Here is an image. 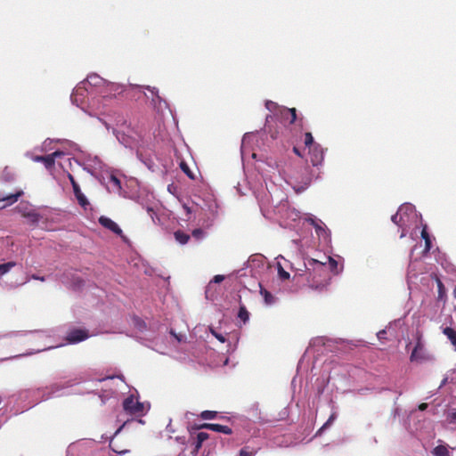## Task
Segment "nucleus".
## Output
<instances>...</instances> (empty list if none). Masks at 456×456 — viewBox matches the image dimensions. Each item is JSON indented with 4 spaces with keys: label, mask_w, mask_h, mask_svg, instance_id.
I'll list each match as a JSON object with an SVG mask.
<instances>
[{
    "label": "nucleus",
    "mask_w": 456,
    "mask_h": 456,
    "mask_svg": "<svg viewBox=\"0 0 456 456\" xmlns=\"http://www.w3.org/2000/svg\"><path fill=\"white\" fill-rule=\"evenodd\" d=\"M327 262L319 261L314 258H306L304 262L305 273H300L303 270L297 269V273L294 279L298 277H305L307 285L315 289H322L324 288L330 279V273L327 267Z\"/></svg>",
    "instance_id": "obj_1"
},
{
    "label": "nucleus",
    "mask_w": 456,
    "mask_h": 456,
    "mask_svg": "<svg viewBox=\"0 0 456 456\" xmlns=\"http://www.w3.org/2000/svg\"><path fill=\"white\" fill-rule=\"evenodd\" d=\"M431 355L427 352L424 343L422 341L421 335L417 333V341L416 345L411 354L410 360L411 362H425L431 360Z\"/></svg>",
    "instance_id": "obj_2"
},
{
    "label": "nucleus",
    "mask_w": 456,
    "mask_h": 456,
    "mask_svg": "<svg viewBox=\"0 0 456 456\" xmlns=\"http://www.w3.org/2000/svg\"><path fill=\"white\" fill-rule=\"evenodd\" d=\"M278 115L281 118V123L283 125V126H286L287 124L292 125L296 121L301 123L303 120L302 118L297 119V110L295 108L281 107L280 108Z\"/></svg>",
    "instance_id": "obj_3"
},
{
    "label": "nucleus",
    "mask_w": 456,
    "mask_h": 456,
    "mask_svg": "<svg viewBox=\"0 0 456 456\" xmlns=\"http://www.w3.org/2000/svg\"><path fill=\"white\" fill-rule=\"evenodd\" d=\"M124 410L130 414H139L143 411V405L134 396H128L123 402Z\"/></svg>",
    "instance_id": "obj_4"
},
{
    "label": "nucleus",
    "mask_w": 456,
    "mask_h": 456,
    "mask_svg": "<svg viewBox=\"0 0 456 456\" xmlns=\"http://www.w3.org/2000/svg\"><path fill=\"white\" fill-rule=\"evenodd\" d=\"M63 155V151H56L45 156H36L33 159L36 162H42L47 169H51L54 166L55 159Z\"/></svg>",
    "instance_id": "obj_5"
},
{
    "label": "nucleus",
    "mask_w": 456,
    "mask_h": 456,
    "mask_svg": "<svg viewBox=\"0 0 456 456\" xmlns=\"http://www.w3.org/2000/svg\"><path fill=\"white\" fill-rule=\"evenodd\" d=\"M89 337L87 330L82 329H73L67 334L66 340L69 344H76L86 340Z\"/></svg>",
    "instance_id": "obj_6"
},
{
    "label": "nucleus",
    "mask_w": 456,
    "mask_h": 456,
    "mask_svg": "<svg viewBox=\"0 0 456 456\" xmlns=\"http://www.w3.org/2000/svg\"><path fill=\"white\" fill-rule=\"evenodd\" d=\"M102 82V78L101 77H99L98 75H96V74H93V75L88 76L87 78L86 79V81L81 83L82 86H78L77 87H76V89L74 90V94H73L72 97L73 96H77V95H82L83 96L84 95V92L86 90V87H85L86 84L98 86Z\"/></svg>",
    "instance_id": "obj_7"
},
{
    "label": "nucleus",
    "mask_w": 456,
    "mask_h": 456,
    "mask_svg": "<svg viewBox=\"0 0 456 456\" xmlns=\"http://www.w3.org/2000/svg\"><path fill=\"white\" fill-rule=\"evenodd\" d=\"M99 223L102 226H103L104 228L111 231L112 232H114L115 234L120 236V237H123V232L122 230L120 229V227L113 221L111 220L110 218L107 217V216H102L100 218H99Z\"/></svg>",
    "instance_id": "obj_8"
},
{
    "label": "nucleus",
    "mask_w": 456,
    "mask_h": 456,
    "mask_svg": "<svg viewBox=\"0 0 456 456\" xmlns=\"http://www.w3.org/2000/svg\"><path fill=\"white\" fill-rule=\"evenodd\" d=\"M310 161L313 166L317 167L323 161V151L320 145H314L309 149Z\"/></svg>",
    "instance_id": "obj_9"
},
{
    "label": "nucleus",
    "mask_w": 456,
    "mask_h": 456,
    "mask_svg": "<svg viewBox=\"0 0 456 456\" xmlns=\"http://www.w3.org/2000/svg\"><path fill=\"white\" fill-rule=\"evenodd\" d=\"M408 210L411 211L412 207L411 205H403L399 208L398 211L392 216L391 220L394 224L398 226H403L404 224V220L403 218V213H406Z\"/></svg>",
    "instance_id": "obj_10"
},
{
    "label": "nucleus",
    "mask_w": 456,
    "mask_h": 456,
    "mask_svg": "<svg viewBox=\"0 0 456 456\" xmlns=\"http://www.w3.org/2000/svg\"><path fill=\"white\" fill-rule=\"evenodd\" d=\"M197 428H207L215 432L224 433L230 435L232 433V428L227 426H224L221 424H213V423H204L199 426Z\"/></svg>",
    "instance_id": "obj_11"
},
{
    "label": "nucleus",
    "mask_w": 456,
    "mask_h": 456,
    "mask_svg": "<svg viewBox=\"0 0 456 456\" xmlns=\"http://www.w3.org/2000/svg\"><path fill=\"white\" fill-rule=\"evenodd\" d=\"M23 194L22 191H19L15 193H11L0 199V209L4 208L7 206H11Z\"/></svg>",
    "instance_id": "obj_12"
},
{
    "label": "nucleus",
    "mask_w": 456,
    "mask_h": 456,
    "mask_svg": "<svg viewBox=\"0 0 456 456\" xmlns=\"http://www.w3.org/2000/svg\"><path fill=\"white\" fill-rule=\"evenodd\" d=\"M208 438V434L206 432H200L197 434L196 439L193 442L194 449L192 453H197L202 445V443Z\"/></svg>",
    "instance_id": "obj_13"
},
{
    "label": "nucleus",
    "mask_w": 456,
    "mask_h": 456,
    "mask_svg": "<svg viewBox=\"0 0 456 456\" xmlns=\"http://www.w3.org/2000/svg\"><path fill=\"white\" fill-rule=\"evenodd\" d=\"M284 127L280 125H276L274 126H268V133L272 139L276 140L280 138V136L283 134Z\"/></svg>",
    "instance_id": "obj_14"
},
{
    "label": "nucleus",
    "mask_w": 456,
    "mask_h": 456,
    "mask_svg": "<svg viewBox=\"0 0 456 456\" xmlns=\"http://www.w3.org/2000/svg\"><path fill=\"white\" fill-rule=\"evenodd\" d=\"M74 194L79 203L80 206L83 208H86L89 202L86 199V197L82 193L79 186H75V189H73Z\"/></svg>",
    "instance_id": "obj_15"
},
{
    "label": "nucleus",
    "mask_w": 456,
    "mask_h": 456,
    "mask_svg": "<svg viewBox=\"0 0 456 456\" xmlns=\"http://www.w3.org/2000/svg\"><path fill=\"white\" fill-rule=\"evenodd\" d=\"M174 236L175 240L182 245L186 244L190 240V235L180 230L175 232Z\"/></svg>",
    "instance_id": "obj_16"
},
{
    "label": "nucleus",
    "mask_w": 456,
    "mask_h": 456,
    "mask_svg": "<svg viewBox=\"0 0 456 456\" xmlns=\"http://www.w3.org/2000/svg\"><path fill=\"white\" fill-rule=\"evenodd\" d=\"M432 453L434 456H450V452L446 446L444 445H437L436 446Z\"/></svg>",
    "instance_id": "obj_17"
},
{
    "label": "nucleus",
    "mask_w": 456,
    "mask_h": 456,
    "mask_svg": "<svg viewBox=\"0 0 456 456\" xmlns=\"http://www.w3.org/2000/svg\"><path fill=\"white\" fill-rule=\"evenodd\" d=\"M444 334L450 339L453 346H456V331L452 328H444Z\"/></svg>",
    "instance_id": "obj_18"
},
{
    "label": "nucleus",
    "mask_w": 456,
    "mask_h": 456,
    "mask_svg": "<svg viewBox=\"0 0 456 456\" xmlns=\"http://www.w3.org/2000/svg\"><path fill=\"white\" fill-rule=\"evenodd\" d=\"M23 216L28 218L29 223L31 224H37L39 219H40V215L37 214V212L35 211H32V212H28V213H24L23 214Z\"/></svg>",
    "instance_id": "obj_19"
},
{
    "label": "nucleus",
    "mask_w": 456,
    "mask_h": 456,
    "mask_svg": "<svg viewBox=\"0 0 456 456\" xmlns=\"http://www.w3.org/2000/svg\"><path fill=\"white\" fill-rule=\"evenodd\" d=\"M15 265H16V263L13 261H10V262L0 265V276L7 273Z\"/></svg>",
    "instance_id": "obj_20"
},
{
    "label": "nucleus",
    "mask_w": 456,
    "mask_h": 456,
    "mask_svg": "<svg viewBox=\"0 0 456 456\" xmlns=\"http://www.w3.org/2000/svg\"><path fill=\"white\" fill-rule=\"evenodd\" d=\"M148 91H150L155 97L152 99V102H154V104H156L157 102H159L160 104V102H162V99L161 97L159 95V90L156 88V87H151L150 86H146L145 87Z\"/></svg>",
    "instance_id": "obj_21"
},
{
    "label": "nucleus",
    "mask_w": 456,
    "mask_h": 456,
    "mask_svg": "<svg viewBox=\"0 0 456 456\" xmlns=\"http://www.w3.org/2000/svg\"><path fill=\"white\" fill-rule=\"evenodd\" d=\"M309 222L311 223V224L314 225V227L315 228V231H316V233L320 236L321 234H322L323 232H325L324 229L322 227L321 224H322V221H316L315 219L314 218H310L309 219Z\"/></svg>",
    "instance_id": "obj_22"
},
{
    "label": "nucleus",
    "mask_w": 456,
    "mask_h": 456,
    "mask_svg": "<svg viewBox=\"0 0 456 456\" xmlns=\"http://www.w3.org/2000/svg\"><path fill=\"white\" fill-rule=\"evenodd\" d=\"M238 317L243 322H246L248 318H249V314L248 312V310L246 309V307L244 305H240V310H239V313H238Z\"/></svg>",
    "instance_id": "obj_23"
},
{
    "label": "nucleus",
    "mask_w": 456,
    "mask_h": 456,
    "mask_svg": "<svg viewBox=\"0 0 456 456\" xmlns=\"http://www.w3.org/2000/svg\"><path fill=\"white\" fill-rule=\"evenodd\" d=\"M180 167L188 175L189 178H191L192 180L195 179L194 174L191 171L190 167L184 161L181 162Z\"/></svg>",
    "instance_id": "obj_24"
},
{
    "label": "nucleus",
    "mask_w": 456,
    "mask_h": 456,
    "mask_svg": "<svg viewBox=\"0 0 456 456\" xmlns=\"http://www.w3.org/2000/svg\"><path fill=\"white\" fill-rule=\"evenodd\" d=\"M260 292L263 295L266 304H272L273 302V297L269 291L261 288Z\"/></svg>",
    "instance_id": "obj_25"
},
{
    "label": "nucleus",
    "mask_w": 456,
    "mask_h": 456,
    "mask_svg": "<svg viewBox=\"0 0 456 456\" xmlns=\"http://www.w3.org/2000/svg\"><path fill=\"white\" fill-rule=\"evenodd\" d=\"M216 415H217V412L213 411H203L200 413V417L203 419H215L216 417Z\"/></svg>",
    "instance_id": "obj_26"
},
{
    "label": "nucleus",
    "mask_w": 456,
    "mask_h": 456,
    "mask_svg": "<svg viewBox=\"0 0 456 456\" xmlns=\"http://www.w3.org/2000/svg\"><path fill=\"white\" fill-rule=\"evenodd\" d=\"M305 144L306 147L312 148L314 144V137L310 132L305 134Z\"/></svg>",
    "instance_id": "obj_27"
},
{
    "label": "nucleus",
    "mask_w": 456,
    "mask_h": 456,
    "mask_svg": "<svg viewBox=\"0 0 456 456\" xmlns=\"http://www.w3.org/2000/svg\"><path fill=\"white\" fill-rule=\"evenodd\" d=\"M265 107L270 110V111H275V110H278V112L280 111V106H278V104L276 102H273L272 101H267L266 103H265Z\"/></svg>",
    "instance_id": "obj_28"
},
{
    "label": "nucleus",
    "mask_w": 456,
    "mask_h": 456,
    "mask_svg": "<svg viewBox=\"0 0 456 456\" xmlns=\"http://www.w3.org/2000/svg\"><path fill=\"white\" fill-rule=\"evenodd\" d=\"M110 182L118 189H121V182L120 180L116 176L111 175L110 177Z\"/></svg>",
    "instance_id": "obj_29"
},
{
    "label": "nucleus",
    "mask_w": 456,
    "mask_h": 456,
    "mask_svg": "<svg viewBox=\"0 0 456 456\" xmlns=\"http://www.w3.org/2000/svg\"><path fill=\"white\" fill-rule=\"evenodd\" d=\"M278 274L281 280H288L289 278V273L287 271H285L281 265H279L278 268Z\"/></svg>",
    "instance_id": "obj_30"
},
{
    "label": "nucleus",
    "mask_w": 456,
    "mask_h": 456,
    "mask_svg": "<svg viewBox=\"0 0 456 456\" xmlns=\"http://www.w3.org/2000/svg\"><path fill=\"white\" fill-rule=\"evenodd\" d=\"M326 259L329 263L330 269L335 272L338 267V262L331 256H327Z\"/></svg>",
    "instance_id": "obj_31"
},
{
    "label": "nucleus",
    "mask_w": 456,
    "mask_h": 456,
    "mask_svg": "<svg viewBox=\"0 0 456 456\" xmlns=\"http://www.w3.org/2000/svg\"><path fill=\"white\" fill-rule=\"evenodd\" d=\"M437 288H438V297L442 298L445 293V289L443 282L438 279L437 280Z\"/></svg>",
    "instance_id": "obj_32"
},
{
    "label": "nucleus",
    "mask_w": 456,
    "mask_h": 456,
    "mask_svg": "<svg viewBox=\"0 0 456 456\" xmlns=\"http://www.w3.org/2000/svg\"><path fill=\"white\" fill-rule=\"evenodd\" d=\"M205 232L202 229H195L192 231V236L196 238L197 240H200L203 238Z\"/></svg>",
    "instance_id": "obj_33"
},
{
    "label": "nucleus",
    "mask_w": 456,
    "mask_h": 456,
    "mask_svg": "<svg viewBox=\"0 0 456 456\" xmlns=\"http://www.w3.org/2000/svg\"><path fill=\"white\" fill-rule=\"evenodd\" d=\"M336 413H332L330 418L328 419V420L323 424V426L322 427L321 429H324V428H327L330 425H331V423L334 421V419H336Z\"/></svg>",
    "instance_id": "obj_34"
},
{
    "label": "nucleus",
    "mask_w": 456,
    "mask_h": 456,
    "mask_svg": "<svg viewBox=\"0 0 456 456\" xmlns=\"http://www.w3.org/2000/svg\"><path fill=\"white\" fill-rule=\"evenodd\" d=\"M110 448L112 449L113 452H115L116 453H118V454H123V453H126L127 452L126 450L117 449V446H116L115 443L113 442V440L110 441Z\"/></svg>",
    "instance_id": "obj_35"
},
{
    "label": "nucleus",
    "mask_w": 456,
    "mask_h": 456,
    "mask_svg": "<svg viewBox=\"0 0 456 456\" xmlns=\"http://www.w3.org/2000/svg\"><path fill=\"white\" fill-rule=\"evenodd\" d=\"M240 456H253V452L248 451V447H244L240 451Z\"/></svg>",
    "instance_id": "obj_36"
},
{
    "label": "nucleus",
    "mask_w": 456,
    "mask_h": 456,
    "mask_svg": "<svg viewBox=\"0 0 456 456\" xmlns=\"http://www.w3.org/2000/svg\"><path fill=\"white\" fill-rule=\"evenodd\" d=\"M211 333L222 343L225 342V338L222 335V334H219L217 332H216L215 330H211Z\"/></svg>",
    "instance_id": "obj_37"
},
{
    "label": "nucleus",
    "mask_w": 456,
    "mask_h": 456,
    "mask_svg": "<svg viewBox=\"0 0 456 456\" xmlns=\"http://www.w3.org/2000/svg\"><path fill=\"white\" fill-rule=\"evenodd\" d=\"M224 280V275H220V274L216 275L213 278V281L215 283H219V282L223 281Z\"/></svg>",
    "instance_id": "obj_38"
},
{
    "label": "nucleus",
    "mask_w": 456,
    "mask_h": 456,
    "mask_svg": "<svg viewBox=\"0 0 456 456\" xmlns=\"http://www.w3.org/2000/svg\"><path fill=\"white\" fill-rule=\"evenodd\" d=\"M421 238L424 240L430 238L426 227H424L421 231Z\"/></svg>",
    "instance_id": "obj_39"
},
{
    "label": "nucleus",
    "mask_w": 456,
    "mask_h": 456,
    "mask_svg": "<svg viewBox=\"0 0 456 456\" xmlns=\"http://www.w3.org/2000/svg\"><path fill=\"white\" fill-rule=\"evenodd\" d=\"M69 178L70 180V183L72 184V188L75 189V186H79L77 183L75 181L74 177L69 174Z\"/></svg>",
    "instance_id": "obj_40"
},
{
    "label": "nucleus",
    "mask_w": 456,
    "mask_h": 456,
    "mask_svg": "<svg viewBox=\"0 0 456 456\" xmlns=\"http://www.w3.org/2000/svg\"><path fill=\"white\" fill-rule=\"evenodd\" d=\"M69 178L70 180V183L72 184V188L75 189V186H79L77 183L75 181L74 177L69 174Z\"/></svg>",
    "instance_id": "obj_41"
},
{
    "label": "nucleus",
    "mask_w": 456,
    "mask_h": 456,
    "mask_svg": "<svg viewBox=\"0 0 456 456\" xmlns=\"http://www.w3.org/2000/svg\"><path fill=\"white\" fill-rule=\"evenodd\" d=\"M425 246H426V249L427 250L430 249V248H431V240H430V238L425 240Z\"/></svg>",
    "instance_id": "obj_42"
},
{
    "label": "nucleus",
    "mask_w": 456,
    "mask_h": 456,
    "mask_svg": "<svg viewBox=\"0 0 456 456\" xmlns=\"http://www.w3.org/2000/svg\"><path fill=\"white\" fill-rule=\"evenodd\" d=\"M293 152H294L296 155H297L298 157H300V158H302V157H303V155H302L301 151L298 150V148H297V147H293Z\"/></svg>",
    "instance_id": "obj_43"
},
{
    "label": "nucleus",
    "mask_w": 456,
    "mask_h": 456,
    "mask_svg": "<svg viewBox=\"0 0 456 456\" xmlns=\"http://www.w3.org/2000/svg\"><path fill=\"white\" fill-rule=\"evenodd\" d=\"M31 278H32V279H34V280L41 281H45V277H43V276H38V275H37V274H33V275L31 276Z\"/></svg>",
    "instance_id": "obj_44"
},
{
    "label": "nucleus",
    "mask_w": 456,
    "mask_h": 456,
    "mask_svg": "<svg viewBox=\"0 0 456 456\" xmlns=\"http://www.w3.org/2000/svg\"><path fill=\"white\" fill-rule=\"evenodd\" d=\"M427 408H428V403H420V404H419V409L420 411H424V410H426Z\"/></svg>",
    "instance_id": "obj_45"
},
{
    "label": "nucleus",
    "mask_w": 456,
    "mask_h": 456,
    "mask_svg": "<svg viewBox=\"0 0 456 456\" xmlns=\"http://www.w3.org/2000/svg\"><path fill=\"white\" fill-rule=\"evenodd\" d=\"M451 417H452V419H456V411L452 412Z\"/></svg>",
    "instance_id": "obj_46"
},
{
    "label": "nucleus",
    "mask_w": 456,
    "mask_h": 456,
    "mask_svg": "<svg viewBox=\"0 0 456 456\" xmlns=\"http://www.w3.org/2000/svg\"><path fill=\"white\" fill-rule=\"evenodd\" d=\"M184 209L186 210V212L189 214L191 212V209L189 207H186L184 206Z\"/></svg>",
    "instance_id": "obj_47"
},
{
    "label": "nucleus",
    "mask_w": 456,
    "mask_h": 456,
    "mask_svg": "<svg viewBox=\"0 0 456 456\" xmlns=\"http://www.w3.org/2000/svg\"><path fill=\"white\" fill-rule=\"evenodd\" d=\"M453 296H454V297L456 298V285H455V288H454V289H453Z\"/></svg>",
    "instance_id": "obj_48"
},
{
    "label": "nucleus",
    "mask_w": 456,
    "mask_h": 456,
    "mask_svg": "<svg viewBox=\"0 0 456 456\" xmlns=\"http://www.w3.org/2000/svg\"><path fill=\"white\" fill-rule=\"evenodd\" d=\"M108 98H109V96H108V95H104V96H103V99H104V100H106V99H108Z\"/></svg>",
    "instance_id": "obj_49"
},
{
    "label": "nucleus",
    "mask_w": 456,
    "mask_h": 456,
    "mask_svg": "<svg viewBox=\"0 0 456 456\" xmlns=\"http://www.w3.org/2000/svg\"><path fill=\"white\" fill-rule=\"evenodd\" d=\"M385 333H386V332H385V330H382V331H381V332H379V334L380 335V334H385Z\"/></svg>",
    "instance_id": "obj_50"
}]
</instances>
